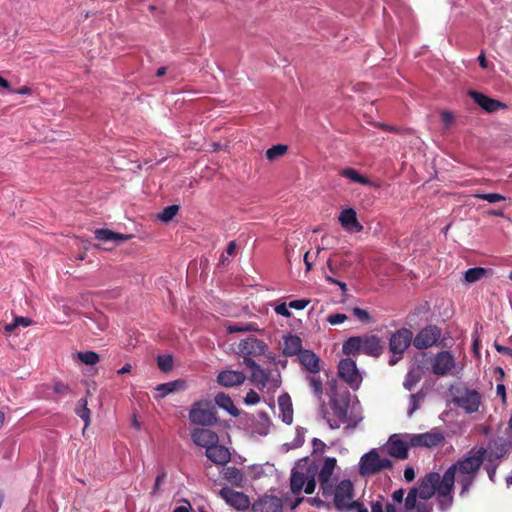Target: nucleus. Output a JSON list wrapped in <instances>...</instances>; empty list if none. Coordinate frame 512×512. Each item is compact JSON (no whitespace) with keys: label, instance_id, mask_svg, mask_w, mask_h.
Segmentation results:
<instances>
[{"label":"nucleus","instance_id":"f257e3e1","mask_svg":"<svg viewBox=\"0 0 512 512\" xmlns=\"http://www.w3.org/2000/svg\"><path fill=\"white\" fill-rule=\"evenodd\" d=\"M454 486L450 473L442 476L437 472L427 473L421 478V499L429 500L437 494L439 510L446 512L453 504Z\"/></svg>","mask_w":512,"mask_h":512},{"label":"nucleus","instance_id":"f03ea898","mask_svg":"<svg viewBox=\"0 0 512 512\" xmlns=\"http://www.w3.org/2000/svg\"><path fill=\"white\" fill-rule=\"evenodd\" d=\"M486 448L471 449L467 454L460 458L455 464L451 465L443 475L450 473L455 483L456 473L476 475L485 460Z\"/></svg>","mask_w":512,"mask_h":512},{"label":"nucleus","instance_id":"7ed1b4c3","mask_svg":"<svg viewBox=\"0 0 512 512\" xmlns=\"http://www.w3.org/2000/svg\"><path fill=\"white\" fill-rule=\"evenodd\" d=\"M334 494V506L338 511L356 510V512H368L365 505L359 501H353L354 486L348 480H342L332 491Z\"/></svg>","mask_w":512,"mask_h":512},{"label":"nucleus","instance_id":"20e7f679","mask_svg":"<svg viewBox=\"0 0 512 512\" xmlns=\"http://www.w3.org/2000/svg\"><path fill=\"white\" fill-rule=\"evenodd\" d=\"M433 512V504L428 500L421 499V479L418 487L409 489L404 502V511H401L394 504H386L385 512Z\"/></svg>","mask_w":512,"mask_h":512},{"label":"nucleus","instance_id":"39448f33","mask_svg":"<svg viewBox=\"0 0 512 512\" xmlns=\"http://www.w3.org/2000/svg\"><path fill=\"white\" fill-rule=\"evenodd\" d=\"M191 423L200 426H212L217 422L214 407L211 402L202 400L196 401L189 412Z\"/></svg>","mask_w":512,"mask_h":512},{"label":"nucleus","instance_id":"423d86ee","mask_svg":"<svg viewBox=\"0 0 512 512\" xmlns=\"http://www.w3.org/2000/svg\"><path fill=\"white\" fill-rule=\"evenodd\" d=\"M390 467H392V461L388 458H381L379 453L372 449L361 457L359 473L362 476L374 475Z\"/></svg>","mask_w":512,"mask_h":512},{"label":"nucleus","instance_id":"0eeeda50","mask_svg":"<svg viewBox=\"0 0 512 512\" xmlns=\"http://www.w3.org/2000/svg\"><path fill=\"white\" fill-rule=\"evenodd\" d=\"M329 406L332 412H324L323 417L331 429H337L347 421L349 401L332 396Z\"/></svg>","mask_w":512,"mask_h":512},{"label":"nucleus","instance_id":"6e6552de","mask_svg":"<svg viewBox=\"0 0 512 512\" xmlns=\"http://www.w3.org/2000/svg\"><path fill=\"white\" fill-rule=\"evenodd\" d=\"M338 375L343 379L353 390L359 388L362 377L357 368L356 362L351 358L342 359L338 364Z\"/></svg>","mask_w":512,"mask_h":512},{"label":"nucleus","instance_id":"1a4fd4ad","mask_svg":"<svg viewBox=\"0 0 512 512\" xmlns=\"http://www.w3.org/2000/svg\"><path fill=\"white\" fill-rule=\"evenodd\" d=\"M267 349V344L255 337H248L238 345L239 354L243 357L244 364H246V359L264 355Z\"/></svg>","mask_w":512,"mask_h":512},{"label":"nucleus","instance_id":"9d476101","mask_svg":"<svg viewBox=\"0 0 512 512\" xmlns=\"http://www.w3.org/2000/svg\"><path fill=\"white\" fill-rule=\"evenodd\" d=\"M412 340L413 334L410 329H398L389 338V351L394 355L401 356L410 346Z\"/></svg>","mask_w":512,"mask_h":512},{"label":"nucleus","instance_id":"9b49d317","mask_svg":"<svg viewBox=\"0 0 512 512\" xmlns=\"http://www.w3.org/2000/svg\"><path fill=\"white\" fill-rule=\"evenodd\" d=\"M454 403L466 413L477 412L481 403V395L476 390L464 389L458 391L454 397Z\"/></svg>","mask_w":512,"mask_h":512},{"label":"nucleus","instance_id":"f8f14e48","mask_svg":"<svg viewBox=\"0 0 512 512\" xmlns=\"http://www.w3.org/2000/svg\"><path fill=\"white\" fill-rule=\"evenodd\" d=\"M405 437L409 438V444L412 447L432 448L445 441L443 434L438 431H430L421 434H406Z\"/></svg>","mask_w":512,"mask_h":512},{"label":"nucleus","instance_id":"ddd939ff","mask_svg":"<svg viewBox=\"0 0 512 512\" xmlns=\"http://www.w3.org/2000/svg\"><path fill=\"white\" fill-rule=\"evenodd\" d=\"M441 329L435 325H429L421 329L413 339V345L417 349L432 347L439 340Z\"/></svg>","mask_w":512,"mask_h":512},{"label":"nucleus","instance_id":"4468645a","mask_svg":"<svg viewBox=\"0 0 512 512\" xmlns=\"http://www.w3.org/2000/svg\"><path fill=\"white\" fill-rule=\"evenodd\" d=\"M455 364V358L449 351H440L431 358L432 372L437 376L449 374Z\"/></svg>","mask_w":512,"mask_h":512},{"label":"nucleus","instance_id":"2eb2a0df","mask_svg":"<svg viewBox=\"0 0 512 512\" xmlns=\"http://www.w3.org/2000/svg\"><path fill=\"white\" fill-rule=\"evenodd\" d=\"M219 495L228 505L237 510L244 511L250 507V499L243 492L224 487L219 491Z\"/></svg>","mask_w":512,"mask_h":512},{"label":"nucleus","instance_id":"dca6fc26","mask_svg":"<svg viewBox=\"0 0 512 512\" xmlns=\"http://www.w3.org/2000/svg\"><path fill=\"white\" fill-rule=\"evenodd\" d=\"M336 462V459L333 457L326 458L318 475L320 489L322 490V495L325 497L332 495L333 485L331 483V477Z\"/></svg>","mask_w":512,"mask_h":512},{"label":"nucleus","instance_id":"f3484780","mask_svg":"<svg viewBox=\"0 0 512 512\" xmlns=\"http://www.w3.org/2000/svg\"><path fill=\"white\" fill-rule=\"evenodd\" d=\"M252 512H282V500L274 495H264L251 505Z\"/></svg>","mask_w":512,"mask_h":512},{"label":"nucleus","instance_id":"a211bd4d","mask_svg":"<svg viewBox=\"0 0 512 512\" xmlns=\"http://www.w3.org/2000/svg\"><path fill=\"white\" fill-rule=\"evenodd\" d=\"M468 95L473 99V101L478 104L483 110H485L488 113H493L498 111L500 108H505L506 105L499 100L490 98L486 96L485 94L469 90Z\"/></svg>","mask_w":512,"mask_h":512},{"label":"nucleus","instance_id":"6ab92c4d","mask_svg":"<svg viewBox=\"0 0 512 512\" xmlns=\"http://www.w3.org/2000/svg\"><path fill=\"white\" fill-rule=\"evenodd\" d=\"M384 348V343L378 336L373 334H366L362 336L363 354L377 358L382 355Z\"/></svg>","mask_w":512,"mask_h":512},{"label":"nucleus","instance_id":"aec40b11","mask_svg":"<svg viewBox=\"0 0 512 512\" xmlns=\"http://www.w3.org/2000/svg\"><path fill=\"white\" fill-rule=\"evenodd\" d=\"M297 360L308 374L319 373L321 371L322 361L320 357L311 350L305 349L302 351L297 357Z\"/></svg>","mask_w":512,"mask_h":512},{"label":"nucleus","instance_id":"412c9836","mask_svg":"<svg viewBox=\"0 0 512 512\" xmlns=\"http://www.w3.org/2000/svg\"><path fill=\"white\" fill-rule=\"evenodd\" d=\"M191 439L197 446L206 449L207 447L217 444L219 441V437L214 431L204 428L193 429L191 431Z\"/></svg>","mask_w":512,"mask_h":512},{"label":"nucleus","instance_id":"4be33fe9","mask_svg":"<svg viewBox=\"0 0 512 512\" xmlns=\"http://www.w3.org/2000/svg\"><path fill=\"white\" fill-rule=\"evenodd\" d=\"M409 439L402 440L398 435H392L387 444V452L397 459H406L408 457Z\"/></svg>","mask_w":512,"mask_h":512},{"label":"nucleus","instance_id":"5701e85b","mask_svg":"<svg viewBox=\"0 0 512 512\" xmlns=\"http://www.w3.org/2000/svg\"><path fill=\"white\" fill-rule=\"evenodd\" d=\"M247 367L251 368V381L260 390L264 389L267 383L270 381L269 372L265 371L259 364L253 359H246Z\"/></svg>","mask_w":512,"mask_h":512},{"label":"nucleus","instance_id":"b1692460","mask_svg":"<svg viewBox=\"0 0 512 512\" xmlns=\"http://www.w3.org/2000/svg\"><path fill=\"white\" fill-rule=\"evenodd\" d=\"M206 457L217 465H226L230 459L231 454L223 445L214 444L211 447H207L205 452Z\"/></svg>","mask_w":512,"mask_h":512},{"label":"nucleus","instance_id":"393cba45","mask_svg":"<svg viewBox=\"0 0 512 512\" xmlns=\"http://www.w3.org/2000/svg\"><path fill=\"white\" fill-rule=\"evenodd\" d=\"M246 376L243 372L234 370L221 371L217 376V382L224 387L239 386L244 383Z\"/></svg>","mask_w":512,"mask_h":512},{"label":"nucleus","instance_id":"a878e982","mask_svg":"<svg viewBox=\"0 0 512 512\" xmlns=\"http://www.w3.org/2000/svg\"><path fill=\"white\" fill-rule=\"evenodd\" d=\"M302 339L297 335L288 334L283 337L282 353L287 357L299 356L302 351Z\"/></svg>","mask_w":512,"mask_h":512},{"label":"nucleus","instance_id":"bb28decb","mask_svg":"<svg viewBox=\"0 0 512 512\" xmlns=\"http://www.w3.org/2000/svg\"><path fill=\"white\" fill-rule=\"evenodd\" d=\"M278 406L280 410L279 417L284 423L290 425L293 422L292 401L288 394H282L278 397Z\"/></svg>","mask_w":512,"mask_h":512},{"label":"nucleus","instance_id":"cd10ccee","mask_svg":"<svg viewBox=\"0 0 512 512\" xmlns=\"http://www.w3.org/2000/svg\"><path fill=\"white\" fill-rule=\"evenodd\" d=\"M311 471V467H308L305 472L299 471L297 469L292 470L290 477V489L293 494H299L302 491L307 480V477L309 476Z\"/></svg>","mask_w":512,"mask_h":512},{"label":"nucleus","instance_id":"c85d7f7f","mask_svg":"<svg viewBox=\"0 0 512 512\" xmlns=\"http://www.w3.org/2000/svg\"><path fill=\"white\" fill-rule=\"evenodd\" d=\"M339 221L342 227L347 230L360 231L362 229V226L357 220L356 211L352 208L344 209L339 216Z\"/></svg>","mask_w":512,"mask_h":512},{"label":"nucleus","instance_id":"c756f323","mask_svg":"<svg viewBox=\"0 0 512 512\" xmlns=\"http://www.w3.org/2000/svg\"><path fill=\"white\" fill-rule=\"evenodd\" d=\"M184 388H185V382L183 380H175V381L159 384L155 388L157 394H155L154 398L162 399L165 396H167L168 394L178 391V390H182Z\"/></svg>","mask_w":512,"mask_h":512},{"label":"nucleus","instance_id":"7c9ffc66","mask_svg":"<svg viewBox=\"0 0 512 512\" xmlns=\"http://www.w3.org/2000/svg\"><path fill=\"white\" fill-rule=\"evenodd\" d=\"M223 478L236 487H243V474L241 470H239L235 466H228L225 467L222 471Z\"/></svg>","mask_w":512,"mask_h":512},{"label":"nucleus","instance_id":"2f4dec72","mask_svg":"<svg viewBox=\"0 0 512 512\" xmlns=\"http://www.w3.org/2000/svg\"><path fill=\"white\" fill-rule=\"evenodd\" d=\"M215 403L234 417H237L240 414L239 409L234 405L232 399L225 393H218L215 396Z\"/></svg>","mask_w":512,"mask_h":512},{"label":"nucleus","instance_id":"473e14b6","mask_svg":"<svg viewBox=\"0 0 512 512\" xmlns=\"http://www.w3.org/2000/svg\"><path fill=\"white\" fill-rule=\"evenodd\" d=\"M95 238L102 242L125 241L131 238L130 235L113 232L109 229H97L94 232Z\"/></svg>","mask_w":512,"mask_h":512},{"label":"nucleus","instance_id":"72a5a7b5","mask_svg":"<svg viewBox=\"0 0 512 512\" xmlns=\"http://www.w3.org/2000/svg\"><path fill=\"white\" fill-rule=\"evenodd\" d=\"M345 355H357L362 352V336L348 338L342 346Z\"/></svg>","mask_w":512,"mask_h":512},{"label":"nucleus","instance_id":"f704fd0d","mask_svg":"<svg viewBox=\"0 0 512 512\" xmlns=\"http://www.w3.org/2000/svg\"><path fill=\"white\" fill-rule=\"evenodd\" d=\"M305 379L308 382L309 387L312 389L315 397L318 400H321L323 396V380L319 373L308 374Z\"/></svg>","mask_w":512,"mask_h":512},{"label":"nucleus","instance_id":"c9c22d12","mask_svg":"<svg viewBox=\"0 0 512 512\" xmlns=\"http://www.w3.org/2000/svg\"><path fill=\"white\" fill-rule=\"evenodd\" d=\"M340 175L351 180L352 182L359 183L362 185H372V181L361 175L356 169L354 168H345L340 171Z\"/></svg>","mask_w":512,"mask_h":512},{"label":"nucleus","instance_id":"e433bc0d","mask_svg":"<svg viewBox=\"0 0 512 512\" xmlns=\"http://www.w3.org/2000/svg\"><path fill=\"white\" fill-rule=\"evenodd\" d=\"M226 330L228 333L232 334L240 332L259 331L260 329L256 323H235L228 325Z\"/></svg>","mask_w":512,"mask_h":512},{"label":"nucleus","instance_id":"4c0bfd02","mask_svg":"<svg viewBox=\"0 0 512 512\" xmlns=\"http://www.w3.org/2000/svg\"><path fill=\"white\" fill-rule=\"evenodd\" d=\"M88 403L85 398H81L78 401V406L76 408V414L85 422V426H88L90 423V410L87 407Z\"/></svg>","mask_w":512,"mask_h":512},{"label":"nucleus","instance_id":"58836bf2","mask_svg":"<svg viewBox=\"0 0 512 512\" xmlns=\"http://www.w3.org/2000/svg\"><path fill=\"white\" fill-rule=\"evenodd\" d=\"M486 273V269L482 267L470 268L465 272V280L469 283H473L480 280Z\"/></svg>","mask_w":512,"mask_h":512},{"label":"nucleus","instance_id":"ea45409f","mask_svg":"<svg viewBox=\"0 0 512 512\" xmlns=\"http://www.w3.org/2000/svg\"><path fill=\"white\" fill-rule=\"evenodd\" d=\"M77 357L86 365H95L100 361V356L94 351L78 352Z\"/></svg>","mask_w":512,"mask_h":512},{"label":"nucleus","instance_id":"a19ab883","mask_svg":"<svg viewBox=\"0 0 512 512\" xmlns=\"http://www.w3.org/2000/svg\"><path fill=\"white\" fill-rule=\"evenodd\" d=\"M476 479V475L472 474H460L458 478V483L461 486L460 495H464L468 493L470 487Z\"/></svg>","mask_w":512,"mask_h":512},{"label":"nucleus","instance_id":"79ce46f5","mask_svg":"<svg viewBox=\"0 0 512 512\" xmlns=\"http://www.w3.org/2000/svg\"><path fill=\"white\" fill-rule=\"evenodd\" d=\"M288 147L283 144L274 145L266 151V157L270 161H274L287 152Z\"/></svg>","mask_w":512,"mask_h":512},{"label":"nucleus","instance_id":"37998d69","mask_svg":"<svg viewBox=\"0 0 512 512\" xmlns=\"http://www.w3.org/2000/svg\"><path fill=\"white\" fill-rule=\"evenodd\" d=\"M179 211V206L178 205H170V206H167L165 207L162 212L158 215V218L162 221V222H169L171 221L175 216L176 214L178 213Z\"/></svg>","mask_w":512,"mask_h":512},{"label":"nucleus","instance_id":"c03bdc74","mask_svg":"<svg viewBox=\"0 0 512 512\" xmlns=\"http://www.w3.org/2000/svg\"><path fill=\"white\" fill-rule=\"evenodd\" d=\"M157 364L161 371L168 372L173 368V357L169 354L159 355Z\"/></svg>","mask_w":512,"mask_h":512},{"label":"nucleus","instance_id":"a18cd8bd","mask_svg":"<svg viewBox=\"0 0 512 512\" xmlns=\"http://www.w3.org/2000/svg\"><path fill=\"white\" fill-rule=\"evenodd\" d=\"M474 198L485 200L489 203H497L504 201L506 198L499 193H475Z\"/></svg>","mask_w":512,"mask_h":512},{"label":"nucleus","instance_id":"49530a36","mask_svg":"<svg viewBox=\"0 0 512 512\" xmlns=\"http://www.w3.org/2000/svg\"><path fill=\"white\" fill-rule=\"evenodd\" d=\"M315 472L316 469H312L309 476L307 477V480L303 487L306 494H312L316 488Z\"/></svg>","mask_w":512,"mask_h":512},{"label":"nucleus","instance_id":"de8ad7c7","mask_svg":"<svg viewBox=\"0 0 512 512\" xmlns=\"http://www.w3.org/2000/svg\"><path fill=\"white\" fill-rule=\"evenodd\" d=\"M353 315L362 323H368L371 320L369 312L365 309L355 307L352 310Z\"/></svg>","mask_w":512,"mask_h":512},{"label":"nucleus","instance_id":"09e8293b","mask_svg":"<svg viewBox=\"0 0 512 512\" xmlns=\"http://www.w3.org/2000/svg\"><path fill=\"white\" fill-rule=\"evenodd\" d=\"M503 456V450L497 448L496 450L492 448H486L485 459L489 462H494L495 460L500 459Z\"/></svg>","mask_w":512,"mask_h":512},{"label":"nucleus","instance_id":"8fccbe9b","mask_svg":"<svg viewBox=\"0 0 512 512\" xmlns=\"http://www.w3.org/2000/svg\"><path fill=\"white\" fill-rule=\"evenodd\" d=\"M347 318L348 317L345 314L335 313V314H330L327 317V322L330 323L331 325H338V324L345 322L347 320Z\"/></svg>","mask_w":512,"mask_h":512},{"label":"nucleus","instance_id":"3c124183","mask_svg":"<svg viewBox=\"0 0 512 512\" xmlns=\"http://www.w3.org/2000/svg\"><path fill=\"white\" fill-rule=\"evenodd\" d=\"M441 120L444 124L445 129H449L452 126V124L454 123L455 117H454L453 113H451L450 111H442L441 112Z\"/></svg>","mask_w":512,"mask_h":512},{"label":"nucleus","instance_id":"603ef678","mask_svg":"<svg viewBox=\"0 0 512 512\" xmlns=\"http://www.w3.org/2000/svg\"><path fill=\"white\" fill-rule=\"evenodd\" d=\"M404 495H405V490L403 488L395 490L391 495L392 501H393L391 504H394L395 507H396V504L401 505L403 500L405 501Z\"/></svg>","mask_w":512,"mask_h":512},{"label":"nucleus","instance_id":"864d4df0","mask_svg":"<svg viewBox=\"0 0 512 512\" xmlns=\"http://www.w3.org/2000/svg\"><path fill=\"white\" fill-rule=\"evenodd\" d=\"M338 253H335L332 257H330L327 261V266L330 271V273L336 275L338 273L339 267H338Z\"/></svg>","mask_w":512,"mask_h":512},{"label":"nucleus","instance_id":"5fc2aeb1","mask_svg":"<svg viewBox=\"0 0 512 512\" xmlns=\"http://www.w3.org/2000/svg\"><path fill=\"white\" fill-rule=\"evenodd\" d=\"M260 401V396L258 395L257 392H255L254 390H250L245 398H244V402L247 404V405H255L257 403H259Z\"/></svg>","mask_w":512,"mask_h":512},{"label":"nucleus","instance_id":"6e6d98bb","mask_svg":"<svg viewBox=\"0 0 512 512\" xmlns=\"http://www.w3.org/2000/svg\"><path fill=\"white\" fill-rule=\"evenodd\" d=\"M418 380V377H416L413 373L410 372L406 376V379L404 381V387L407 390L411 391L415 384L418 382Z\"/></svg>","mask_w":512,"mask_h":512},{"label":"nucleus","instance_id":"4d7b16f0","mask_svg":"<svg viewBox=\"0 0 512 512\" xmlns=\"http://www.w3.org/2000/svg\"><path fill=\"white\" fill-rule=\"evenodd\" d=\"M309 303H310V300H308V299H298V300L291 301L289 303V307L296 309V310H302L305 307H307L309 305Z\"/></svg>","mask_w":512,"mask_h":512},{"label":"nucleus","instance_id":"13d9d810","mask_svg":"<svg viewBox=\"0 0 512 512\" xmlns=\"http://www.w3.org/2000/svg\"><path fill=\"white\" fill-rule=\"evenodd\" d=\"M313 453H323L326 449V444L318 438L312 439Z\"/></svg>","mask_w":512,"mask_h":512},{"label":"nucleus","instance_id":"bf43d9fd","mask_svg":"<svg viewBox=\"0 0 512 512\" xmlns=\"http://www.w3.org/2000/svg\"><path fill=\"white\" fill-rule=\"evenodd\" d=\"M275 312L278 315L284 316V317H290L291 312L289 311L287 305L285 303L279 304L275 307Z\"/></svg>","mask_w":512,"mask_h":512},{"label":"nucleus","instance_id":"052dcab7","mask_svg":"<svg viewBox=\"0 0 512 512\" xmlns=\"http://www.w3.org/2000/svg\"><path fill=\"white\" fill-rule=\"evenodd\" d=\"M14 320L16 321L17 327H19V326L28 327V326L32 325V323H33L32 319H30L28 317H23V316H17L14 318Z\"/></svg>","mask_w":512,"mask_h":512},{"label":"nucleus","instance_id":"680f3d73","mask_svg":"<svg viewBox=\"0 0 512 512\" xmlns=\"http://www.w3.org/2000/svg\"><path fill=\"white\" fill-rule=\"evenodd\" d=\"M53 390L55 393H58V394H66V393L70 392L69 386L64 383H61V382L56 383L54 385Z\"/></svg>","mask_w":512,"mask_h":512},{"label":"nucleus","instance_id":"e2e57ef3","mask_svg":"<svg viewBox=\"0 0 512 512\" xmlns=\"http://www.w3.org/2000/svg\"><path fill=\"white\" fill-rule=\"evenodd\" d=\"M494 347L497 350V352L505 354L512 358V348L503 346L501 344H498L497 342H495Z\"/></svg>","mask_w":512,"mask_h":512},{"label":"nucleus","instance_id":"0e129e2a","mask_svg":"<svg viewBox=\"0 0 512 512\" xmlns=\"http://www.w3.org/2000/svg\"><path fill=\"white\" fill-rule=\"evenodd\" d=\"M325 279H326L328 282L332 283V284L338 285V286L340 287V289H341V291H342V293H343V294H345V292L347 291L346 283L341 282V281H339V280H337V279H335V278H333V277H331V276H329V275H327V276L325 277Z\"/></svg>","mask_w":512,"mask_h":512},{"label":"nucleus","instance_id":"69168bd1","mask_svg":"<svg viewBox=\"0 0 512 512\" xmlns=\"http://www.w3.org/2000/svg\"><path fill=\"white\" fill-rule=\"evenodd\" d=\"M404 478L406 481L411 482L415 479V471L413 467H406L404 470Z\"/></svg>","mask_w":512,"mask_h":512},{"label":"nucleus","instance_id":"338daca9","mask_svg":"<svg viewBox=\"0 0 512 512\" xmlns=\"http://www.w3.org/2000/svg\"><path fill=\"white\" fill-rule=\"evenodd\" d=\"M411 409L409 414H412L416 409H418V394L410 395Z\"/></svg>","mask_w":512,"mask_h":512},{"label":"nucleus","instance_id":"774afa93","mask_svg":"<svg viewBox=\"0 0 512 512\" xmlns=\"http://www.w3.org/2000/svg\"><path fill=\"white\" fill-rule=\"evenodd\" d=\"M383 504L380 501L372 502L371 504V512H383ZM364 512V511H360Z\"/></svg>","mask_w":512,"mask_h":512}]
</instances>
